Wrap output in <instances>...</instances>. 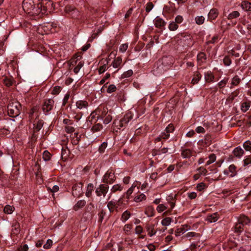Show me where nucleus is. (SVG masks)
Listing matches in <instances>:
<instances>
[{
  "label": "nucleus",
  "instance_id": "19",
  "mask_svg": "<svg viewBox=\"0 0 251 251\" xmlns=\"http://www.w3.org/2000/svg\"><path fill=\"white\" fill-rule=\"evenodd\" d=\"M214 78V75L211 71H207L204 73V79L206 82H213Z\"/></svg>",
  "mask_w": 251,
  "mask_h": 251
},
{
  "label": "nucleus",
  "instance_id": "41",
  "mask_svg": "<svg viewBox=\"0 0 251 251\" xmlns=\"http://www.w3.org/2000/svg\"><path fill=\"white\" fill-rule=\"evenodd\" d=\"M146 198V195L144 194H141L134 198V201L136 202H139Z\"/></svg>",
  "mask_w": 251,
  "mask_h": 251
},
{
  "label": "nucleus",
  "instance_id": "8",
  "mask_svg": "<svg viewBox=\"0 0 251 251\" xmlns=\"http://www.w3.org/2000/svg\"><path fill=\"white\" fill-rule=\"evenodd\" d=\"M83 184L82 182L75 184L72 187V195L75 197L78 198L83 194L82 187Z\"/></svg>",
  "mask_w": 251,
  "mask_h": 251
},
{
  "label": "nucleus",
  "instance_id": "26",
  "mask_svg": "<svg viewBox=\"0 0 251 251\" xmlns=\"http://www.w3.org/2000/svg\"><path fill=\"white\" fill-rule=\"evenodd\" d=\"M237 167L234 164L230 165L228 167L229 172L230 173V176L233 177L237 175Z\"/></svg>",
  "mask_w": 251,
  "mask_h": 251
},
{
  "label": "nucleus",
  "instance_id": "7",
  "mask_svg": "<svg viewBox=\"0 0 251 251\" xmlns=\"http://www.w3.org/2000/svg\"><path fill=\"white\" fill-rule=\"evenodd\" d=\"M109 190V186L108 185L104 183L101 184L96 188L95 190V193L98 197L102 196L104 198Z\"/></svg>",
  "mask_w": 251,
  "mask_h": 251
},
{
  "label": "nucleus",
  "instance_id": "1",
  "mask_svg": "<svg viewBox=\"0 0 251 251\" xmlns=\"http://www.w3.org/2000/svg\"><path fill=\"white\" fill-rule=\"evenodd\" d=\"M39 1V0H24L22 3L23 10L31 16L45 14L49 6L52 3L50 2H47V0H43L41 2Z\"/></svg>",
  "mask_w": 251,
  "mask_h": 251
},
{
  "label": "nucleus",
  "instance_id": "44",
  "mask_svg": "<svg viewBox=\"0 0 251 251\" xmlns=\"http://www.w3.org/2000/svg\"><path fill=\"white\" fill-rule=\"evenodd\" d=\"M103 119V123L104 124H109L112 120V118L111 116V111H109V113L105 116Z\"/></svg>",
  "mask_w": 251,
  "mask_h": 251
},
{
  "label": "nucleus",
  "instance_id": "17",
  "mask_svg": "<svg viewBox=\"0 0 251 251\" xmlns=\"http://www.w3.org/2000/svg\"><path fill=\"white\" fill-rule=\"evenodd\" d=\"M218 10L216 8H212L208 13V19L210 21L214 20L218 17Z\"/></svg>",
  "mask_w": 251,
  "mask_h": 251
},
{
  "label": "nucleus",
  "instance_id": "63",
  "mask_svg": "<svg viewBox=\"0 0 251 251\" xmlns=\"http://www.w3.org/2000/svg\"><path fill=\"white\" fill-rule=\"evenodd\" d=\"M135 188V187L132 186L130 188L128 189V190L126 192V198L127 199H130V196L132 194L133 192V190Z\"/></svg>",
  "mask_w": 251,
  "mask_h": 251
},
{
  "label": "nucleus",
  "instance_id": "53",
  "mask_svg": "<svg viewBox=\"0 0 251 251\" xmlns=\"http://www.w3.org/2000/svg\"><path fill=\"white\" fill-rule=\"evenodd\" d=\"M81 56L79 55L75 54L73 58L71 60V64L72 65H74L76 64L77 61L80 60Z\"/></svg>",
  "mask_w": 251,
  "mask_h": 251
},
{
  "label": "nucleus",
  "instance_id": "64",
  "mask_svg": "<svg viewBox=\"0 0 251 251\" xmlns=\"http://www.w3.org/2000/svg\"><path fill=\"white\" fill-rule=\"evenodd\" d=\"M166 209L167 207L164 204H160L157 206L156 208V210L158 211V212L161 213L164 211L165 210H166Z\"/></svg>",
  "mask_w": 251,
  "mask_h": 251
},
{
  "label": "nucleus",
  "instance_id": "24",
  "mask_svg": "<svg viewBox=\"0 0 251 251\" xmlns=\"http://www.w3.org/2000/svg\"><path fill=\"white\" fill-rule=\"evenodd\" d=\"M251 105V101H245L241 103V110L243 112H247Z\"/></svg>",
  "mask_w": 251,
  "mask_h": 251
},
{
  "label": "nucleus",
  "instance_id": "16",
  "mask_svg": "<svg viewBox=\"0 0 251 251\" xmlns=\"http://www.w3.org/2000/svg\"><path fill=\"white\" fill-rule=\"evenodd\" d=\"M20 231V224L17 221H15L12 224V228L11 230V234L13 235H17Z\"/></svg>",
  "mask_w": 251,
  "mask_h": 251
},
{
  "label": "nucleus",
  "instance_id": "50",
  "mask_svg": "<svg viewBox=\"0 0 251 251\" xmlns=\"http://www.w3.org/2000/svg\"><path fill=\"white\" fill-rule=\"evenodd\" d=\"M206 55L203 52H200L197 55V59L198 61L203 62V61L206 60Z\"/></svg>",
  "mask_w": 251,
  "mask_h": 251
},
{
  "label": "nucleus",
  "instance_id": "40",
  "mask_svg": "<svg viewBox=\"0 0 251 251\" xmlns=\"http://www.w3.org/2000/svg\"><path fill=\"white\" fill-rule=\"evenodd\" d=\"M244 149L246 151H251V141L247 140L243 145Z\"/></svg>",
  "mask_w": 251,
  "mask_h": 251
},
{
  "label": "nucleus",
  "instance_id": "21",
  "mask_svg": "<svg viewBox=\"0 0 251 251\" xmlns=\"http://www.w3.org/2000/svg\"><path fill=\"white\" fill-rule=\"evenodd\" d=\"M146 229L148 234L150 237L154 235L156 233V230L155 229V226L153 224L148 225L146 226Z\"/></svg>",
  "mask_w": 251,
  "mask_h": 251
},
{
  "label": "nucleus",
  "instance_id": "45",
  "mask_svg": "<svg viewBox=\"0 0 251 251\" xmlns=\"http://www.w3.org/2000/svg\"><path fill=\"white\" fill-rule=\"evenodd\" d=\"M3 82L6 86L10 87L13 84V80L11 78L6 77L3 79Z\"/></svg>",
  "mask_w": 251,
  "mask_h": 251
},
{
  "label": "nucleus",
  "instance_id": "33",
  "mask_svg": "<svg viewBox=\"0 0 251 251\" xmlns=\"http://www.w3.org/2000/svg\"><path fill=\"white\" fill-rule=\"evenodd\" d=\"M175 198L176 196L174 197L172 195L169 196L167 198V201H169L171 210H172L175 206Z\"/></svg>",
  "mask_w": 251,
  "mask_h": 251
},
{
  "label": "nucleus",
  "instance_id": "32",
  "mask_svg": "<svg viewBox=\"0 0 251 251\" xmlns=\"http://www.w3.org/2000/svg\"><path fill=\"white\" fill-rule=\"evenodd\" d=\"M240 15V13L238 11H234L228 15L227 18L229 20H232L239 17Z\"/></svg>",
  "mask_w": 251,
  "mask_h": 251
},
{
  "label": "nucleus",
  "instance_id": "2",
  "mask_svg": "<svg viewBox=\"0 0 251 251\" xmlns=\"http://www.w3.org/2000/svg\"><path fill=\"white\" fill-rule=\"evenodd\" d=\"M174 63V58L171 56H163L158 60L157 65L160 70L166 71L171 67Z\"/></svg>",
  "mask_w": 251,
  "mask_h": 251
},
{
  "label": "nucleus",
  "instance_id": "60",
  "mask_svg": "<svg viewBox=\"0 0 251 251\" xmlns=\"http://www.w3.org/2000/svg\"><path fill=\"white\" fill-rule=\"evenodd\" d=\"M116 87L115 85L111 84L108 87L107 92L108 93H111L115 92L116 90Z\"/></svg>",
  "mask_w": 251,
  "mask_h": 251
},
{
  "label": "nucleus",
  "instance_id": "30",
  "mask_svg": "<svg viewBox=\"0 0 251 251\" xmlns=\"http://www.w3.org/2000/svg\"><path fill=\"white\" fill-rule=\"evenodd\" d=\"M244 227V226L243 225L237 222L233 228V231L236 233H241L243 231Z\"/></svg>",
  "mask_w": 251,
  "mask_h": 251
},
{
  "label": "nucleus",
  "instance_id": "6",
  "mask_svg": "<svg viewBox=\"0 0 251 251\" xmlns=\"http://www.w3.org/2000/svg\"><path fill=\"white\" fill-rule=\"evenodd\" d=\"M54 104V101L51 99L45 100L42 106V109L45 115H47L52 109Z\"/></svg>",
  "mask_w": 251,
  "mask_h": 251
},
{
  "label": "nucleus",
  "instance_id": "37",
  "mask_svg": "<svg viewBox=\"0 0 251 251\" xmlns=\"http://www.w3.org/2000/svg\"><path fill=\"white\" fill-rule=\"evenodd\" d=\"M79 11L75 8L68 16L71 17L72 18L77 19L79 17Z\"/></svg>",
  "mask_w": 251,
  "mask_h": 251
},
{
  "label": "nucleus",
  "instance_id": "9",
  "mask_svg": "<svg viewBox=\"0 0 251 251\" xmlns=\"http://www.w3.org/2000/svg\"><path fill=\"white\" fill-rule=\"evenodd\" d=\"M190 229H191V226H190L187 224L183 225L176 230L175 235L176 236H178L180 234H183Z\"/></svg>",
  "mask_w": 251,
  "mask_h": 251
},
{
  "label": "nucleus",
  "instance_id": "59",
  "mask_svg": "<svg viewBox=\"0 0 251 251\" xmlns=\"http://www.w3.org/2000/svg\"><path fill=\"white\" fill-rule=\"evenodd\" d=\"M52 245V241L51 239H48L46 243L43 246V248L45 249H50Z\"/></svg>",
  "mask_w": 251,
  "mask_h": 251
},
{
  "label": "nucleus",
  "instance_id": "38",
  "mask_svg": "<svg viewBox=\"0 0 251 251\" xmlns=\"http://www.w3.org/2000/svg\"><path fill=\"white\" fill-rule=\"evenodd\" d=\"M14 210V207L13 206L6 205L4 208L3 211L6 214H10L13 212Z\"/></svg>",
  "mask_w": 251,
  "mask_h": 251
},
{
  "label": "nucleus",
  "instance_id": "52",
  "mask_svg": "<svg viewBox=\"0 0 251 251\" xmlns=\"http://www.w3.org/2000/svg\"><path fill=\"white\" fill-rule=\"evenodd\" d=\"M133 75V71L131 70H129L124 72L121 75L122 78H125L131 76Z\"/></svg>",
  "mask_w": 251,
  "mask_h": 251
},
{
  "label": "nucleus",
  "instance_id": "12",
  "mask_svg": "<svg viewBox=\"0 0 251 251\" xmlns=\"http://www.w3.org/2000/svg\"><path fill=\"white\" fill-rule=\"evenodd\" d=\"M238 222L245 226V225L249 224L251 220V219L247 216L245 215H240L238 218Z\"/></svg>",
  "mask_w": 251,
  "mask_h": 251
},
{
  "label": "nucleus",
  "instance_id": "25",
  "mask_svg": "<svg viewBox=\"0 0 251 251\" xmlns=\"http://www.w3.org/2000/svg\"><path fill=\"white\" fill-rule=\"evenodd\" d=\"M69 154V151L67 147H62L61 150V158L64 161H66Z\"/></svg>",
  "mask_w": 251,
  "mask_h": 251
},
{
  "label": "nucleus",
  "instance_id": "54",
  "mask_svg": "<svg viewBox=\"0 0 251 251\" xmlns=\"http://www.w3.org/2000/svg\"><path fill=\"white\" fill-rule=\"evenodd\" d=\"M51 154L48 151H45L43 154V158L45 161H49L50 159Z\"/></svg>",
  "mask_w": 251,
  "mask_h": 251
},
{
  "label": "nucleus",
  "instance_id": "48",
  "mask_svg": "<svg viewBox=\"0 0 251 251\" xmlns=\"http://www.w3.org/2000/svg\"><path fill=\"white\" fill-rule=\"evenodd\" d=\"M172 221V220L170 217H167L164 219H163L161 221V224L164 226H169L171 222Z\"/></svg>",
  "mask_w": 251,
  "mask_h": 251
},
{
  "label": "nucleus",
  "instance_id": "20",
  "mask_svg": "<svg viewBox=\"0 0 251 251\" xmlns=\"http://www.w3.org/2000/svg\"><path fill=\"white\" fill-rule=\"evenodd\" d=\"M201 78V75L199 72L196 71L194 72L191 83L193 85L198 83Z\"/></svg>",
  "mask_w": 251,
  "mask_h": 251
},
{
  "label": "nucleus",
  "instance_id": "34",
  "mask_svg": "<svg viewBox=\"0 0 251 251\" xmlns=\"http://www.w3.org/2000/svg\"><path fill=\"white\" fill-rule=\"evenodd\" d=\"M241 82V79L238 75L234 76L231 80V85L232 86H237Z\"/></svg>",
  "mask_w": 251,
  "mask_h": 251
},
{
  "label": "nucleus",
  "instance_id": "27",
  "mask_svg": "<svg viewBox=\"0 0 251 251\" xmlns=\"http://www.w3.org/2000/svg\"><path fill=\"white\" fill-rule=\"evenodd\" d=\"M117 202L111 201L107 203V207L110 212H113L117 208Z\"/></svg>",
  "mask_w": 251,
  "mask_h": 251
},
{
  "label": "nucleus",
  "instance_id": "46",
  "mask_svg": "<svg viewBox=\"0 0 251 251\" xmlns=\"http://www.w3.org/2000/svg\"><path fill=\"white\" fill-rule=\"evenodd\" d=\"M228 78H225L223 80H221L218 83V86L219 88H223L225 87L228 82Z\"/></svg>",
  "mask_w": 251,
  "mask_h": 251
},
{
  "label": "nucleus",
  "instance_id": "43",
  "mask_svg": "<svg viewBox=\"0 0 251 251\" xmlns=\"http://www.w3.org/2000/svg\"><path fill=\"white\" fill-rule=\"evenodd\" d=\"M200 247L197 243L194 242L191 244L189 249L191 251H199Z\"/></svg>",
  "mask_w": 251,
  "mask_h": 251
},
{
  "label": "nucleus",
  "instance_id": "56",
  "mask_svg": "<svg viewBox=\"0 0 251 251\" xmlns=\"http://www.w3.org/2000/svg\"><path fill=\"white\" fill-rule=\"evenodd\" d=\"M105 215H106L105 212L104 210H102L98 214V216H99L98 222L101 223L103 220L104 217L105 216Z\"/></svg>",
  "mask_w": 251,
  "mask_h": 251
},
{
  "label": "nucleus",
  "instance_id": "62",
  "mask_svg": "<svg viewBox=\"0 0 251 251\" xmlns=\"http://www.w3.org/2000/svg\"><path fill=\"white\" fill-rule=\"evenodd\" d=\"M83 66V63L81 62H79L78 64L76 65V66L74 68V73L76 74H77L80 68Z\"/></svg>",
  "mask_w": 251,
  "mask_h": 251
},
{
  "label": "nucleus",
  "instance_id": "42",
  "mask_svg": "<svg viewBox=\"0 0 251 251\" xmlns=\"http://www.w3.org/2000/svg\"><path fill=\"white\" fill-rule=\"evenodd\" d=\"M123 190V187L119 184H115L112 186L111 189V193H115L117 191H121Z\"/></svg>",
  "mask_w": 251,
  "mask_h": 251
},
{
  "label": "nucleus",
  "instance_id": "5",
  "mask_svg": "<svg viewBox=\"0 0 251 251\" xmlns=\"http://www.w3.org/2000/svg\"><path fill=\"white\" fill-rule=\"evenodd\" d=\"M116 179L114 173L112 171L108 170L103 176L102 182L106 184L113 183Z\"/></svg>",
  "mask_w": 251,
  "mask_h": 251
},
{
  "label": "nucleus",
  "instance_id": "18",
  "mask_svg": "<svg viewBox=\"0 0 251 251\" xmlns=\"http://www.w3.org/2000/svg\"><path fill=\"white\" fill-rule=\"evenodd\" d=\"M232 153L235 156L240 158L244 154V151L240 146H238L234 149Z\"/></svg>",
  "mask_w": 251,
  "mask_h": 251
},
{
  "label": "nucleus",
  "instance_id": "58",
  "mask_svg": "<svg viewBox=\"0 0 251 251\" xmlns=\"http://www.w3.org/2000/svg\"><path fill=\"white\" fill-rule=\"evenodd\" d=\"M184 38H185L186 39L185 41L187 40V46H192L193 45V41L192 40V38L190 36H185Z\"/></svg>",
  "mask_w": 251,
  "mask_h": 251
},
{
  "label": "nucleus",
  "instance_id": "55",
  "mask_svg": "<svg viewBox=\"0 0 251 251\" xmlns=\"http://www.w3.org/2000/svg\"><path fill=\"white\" fill-rule=\"evenodd\" d=\"M73 125H68L65 126V131L68 133H71L75 131V128L72 126Z\"/></svg>",
  "mask_w": 251,
  "mask_h": 251
},
{
  "label": "nucleus",
  "instance_id": "35",
  "mask_svg": "<svg viewBox=\"0 0 251 251\" xmlns=\"http://www.w3.org/2000/svg\"><path fill=\"white\" fill-rule=\"evenodd\" d=\"M232 63L229 55H226L223 59V63L226 66H229Z\"/></svg>",
  "mask_w": 251,
  "mask_h": 251
},
{
  "label": "nucleus",
  "instance_id": "13",
  "mask_svg": "<svg viewBox=\"0 0 251 251\" xmlns=\"http://www.w3.org/2000/svg\"><path fill=\"white\" fill-rule=\"evenodd\" d=\"M155 27L161 28L165 25L166 23L164 20L159 16H157L153 21Z\"/></svg>",
  "mask_w": 251,
  "mask_h": 251
},
{
  "label": "nucleus",
  "instance_id": "11",
  "mask_svg": "<svg viewBox=\"0 0 251 251\" xmlns=\"http://www.w3.org/2000/svg\"><path fill=\"white\" fill-rule=\"evenodd\" d=\"M76 106L79 110H86L88 107V102L86 100H79L76 102Z\"/></svg>",
  "mask_w": 251,
  "mask_h": 251
},
{
  "label": "nucleus",
  "instance_id": "14",
  "mask_svg": "<svg viewBox=\"0 0 251 251\" xmlns=\"http://www.w3.org/2000/svg\"><path fill=\"white\" fill-rule=\"evenodd\" d=\"M219 218V214L218 213L215 212L212 214L207 215L206 221L210 223H214L218 221Z\"/></svg>",
  "mask_w": 251,
  "mask_h": 251
},
{
  "label": "nucleus",
  "instance_id": "49",
  "mask_svg": "<svg viewBox=\"0 0 251 251\" xmlns=\"http://www.w3.org/2000/svg\"><path fill=\"white\" fill-rule=\"evenodd\" d=\"M200 236V234L199 233H196L195 232H189L186 233L184 237L186 238H189V237H199Z\"/></svg>",
  "mask_w": 251,
  "mask_h": 251
},
{
  "label": "nucleus",
  "instance_id": "23",
  "mask_svg": "<svg viewBox=\"0 0 251 251\" xmlns=\"http://www.w3.org/2000/svg\"><path fill=\"white\" fill-rule=\"evenodd\" d=\"M44 122L42 120H38L34 124V132L39 131L43 127Z\"/></svg>",
  "mask_w": 251,
  "mask_h": 251
},
{
  "label": "nucleus",
  "instance_id": "4",
  "mask_svg": "<svg viewBox=\"0 0 251 251\" xmlns=\"http://www.w3.org/2000/svg\"><path fill=\"white\" fill-rule=\"evenodd\" d=\"M132 119L133 114L131 112H128L119 122H117L116 121H114L113 124L118 129H120L121 127H125Z\"/></svg>",
  "mask_w": 251,
  "mask_h": 251
},
{
  "label": "nucleus",
  "instance_id": "15",
  "mask_svg": "<svg viewBox=\"0 0 251 251\" xmlns=\"http://www.w3.org/2000/svg\"><path fill=\"white\" fill-rule=\"evenodd\" d=\"M240 6L242 9L245 11L247 12H251V2L244 0L241 2Z\"/></svg>",
  "mask_w": 251,
  "mask_h": 251
},
{
  "label": "nucleus",
  "instance_id": "51",
  "mask_svg": "<svg viewBox=\"0 0 251 251\" xmlns=\"http://www.w3.org/2000/svg\"><path fill=\"white\" fill-rule=\"evenodd\" d=\"M204 18L202 16H197L195 18V21L197 24L201 25L204 22Z\"/></svg>",
  "mask_w": 251,
  "mask_h": 251
},
{
  "label": "nucleus",
  "instance_id": "36",
  "mask_svg": "<svg viewBox=\"0 0 251 251\" xmlns=\"http://www.w3.org/2000/svg\"><path fill=\"white\" fill-rule=\"evenodd\" d=\"M130 216V213L127 210L125 211L122 215L121 220L123 222L126 221Z\"/></svg>",
  "mask_w": 251,
  "mask_h": 251
},
{
  "label": "nucleus",
  "instance_id": "31",
  "mask_svg": "<svg viewBox=\"0 0 251 251\" xmlns=\"http://www.w3.org/2000/svg\"><path fill=\"white\" fill-rule=\"evenodd\" d=\"M145 213L147 216L152 217L154 215V209L152 206H149L146 208Z\"/></svg>",
  "mask_w": 251,
  "mask_h": 251
},
{
  "label": "nucleus",
  "instance_id": "61",
  "mask_svg": "<svg viewBox=\"0 0 251 251\" xmlns=\"http://www.w3.org/2000/svg\"><path fill=\"white\" fill-rule=\"evenodd\" d=\"M107 144L106 142H103L100 146L99 147V151L100 152L103 153L106 148L107 147Z\"/></svg>",
  "mask_w": 251,
  "mask_h": 251
},
{
  "label": "nucleus",
  "instance_id": "29",
  "mask_svg": "<svg viewBox=\"0 0 251 251\" xmlns=\"http://www.w3.org/2000/svg\"><path fill=\"white\" fill-rule=\"evenodd\" d=\"M122 62V57L121 56H118L113 60L112 65L113 68H117L120 66Z\"/></svg>",
  "mask_w": 251,
  "mask_h": 251
},
{
  "label": "nucleus",
  "instance_id": "10",
  "mask_svg": "<svg viewBox=\"0 0 251 251\" xmlns=\"http://www.w3.org/2000/svg\"><path fill=\"white\" fill-rule=\"evenodd\" d=\"M193 151L189 149H181V155L183 158H190L193 155Z\"/></svg>",
  "mask_w": 251,
  "mask_h": 251
},
{
  "label": "nucleus",
  "instance_id": "22",
  "mask_svg": "<svg viewBox=\"0 0 251 251\" xmlns=\"http://www.w3.org/2000/svg\"><path fill=\"white\" fill-rule=\"evenodd\" d=\"M86 202L84 200L78 201L73 207L75 211H77L79 209L83 208L86 205Z\"/></svg>",
  "mask_w": 251,
  "mask_h": 251
},
{
  "label": "nucleus",
  "instance_id": "47",
  "mask_svg": "<svg viewBox=\"0 0 251 251\" xmlns=\"http://www.w3.org/2000/svg\"><path fill=\"white\" fill-rule=\"evenodd\" d=\"M168 27L171 31H175L178 28V25L173 21L169 24Z\"/></svg>",
  "mask_w": 251,
  "mask_h": 251
},
{
  "label": "nucleus",
  "instance_id": "39",
  "mask_svg": "<svg viewBox=\"0 0 251 251\" xmlns=\"http://www.w3.org/2000/svg\"><path fill=\"white\" fill-rule=\"evenodd\" d=\"M102 125L100 124H97L94 125L92 128L91 131L93 132H96L100 131L102 128Z\"/></svg>",
  "mask_w": 251,
  "mask_h": 251
},
{
  "label": "nucleus",
  "instance_id": "3",
  "mask_svg": "<svg viewBox=\"0 0 251 251\" xmlns=\"http://www.w3.org/2000/svg\"><path fill=\"white\" fill-rule=\"evenodd\" d=\"M21 104L18 101L10 102L7 106V112L10 117H16L20 114Z\"/></svg>",
  "mask_w": 251,
  "mask_h": 251
},
{
  "label": "nucleus",
  "instance_id": "57",
  "mask_svg": "<svg viewBox=\"0 0 251 251\" xmlns=\"http://www.w3.org/2000/svg\"><path fill=\"white\" fill-rule=\"evenodd\" d=\"M61 90V87L60 86H56L54 87V88H53L51 92V94L54 95H57L60 92Z\"/></svg>",
  "mask_w": 251,
  "mask_h": 251
},
{
  "label": "nucleus",
  "instance_id": "28",
  "mask_svg": "<svg viewBox=\"0 0 251 251\" xmlns=\"http://www.w3.org/2000/svg\"><path fill=\"white\" fill-rule=\"evenodd\" d=\"M94 190V185L92 183H89L88 184L85 195L87 197L90 198L92 196V192Z\"/></svg>",
  "mask_w": 251,
  "mask_h": 251
}]
</instances>
